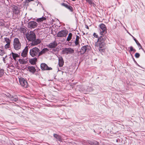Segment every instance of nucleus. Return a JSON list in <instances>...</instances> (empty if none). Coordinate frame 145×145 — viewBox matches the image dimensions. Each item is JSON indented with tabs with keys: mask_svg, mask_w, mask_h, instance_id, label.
<instances>
[{
	"mask_svg": "<svg viewBox=\"0 0 145 145\" xmlns=\"http://www.w3.org/2000/svg\"><path fill=\"white\" fill-rule=\"evenodd\" d=\"M27 40L31 41V46H35L40 43L41 40L40 39H36V35L35 33L32 31L25 34Z\"/></svg>",
	"mask_w": 145,
	"mask_h": 145,
	"instance_id": "1",
	"label": "nucleus"
},
{
	"mask_svg": "<svg viewBox=\"0 0 145 145\" xmlns=\"http://www.w3.org/2000/svg\"><path fill=\"white\" fill-rule=\"evenodd\" d=\"M13 46L14 48L16 50H18L20 49L21 44L18 38H15L14 39Z\"/></svg>",
	"mask_w": 145,
	"mask_h": 145,
	"instance_id": "2",
	"label": "nucleus"
},
{
	"mask_svg": "<svg viewBox=\"0 0 145 145\" xmlns=\"http://www.w3.org/2000/svg\"><path fill=\"white\" fill-rule=\"evenodd\" d=\"M40 51V50L39 48L35 47L30 50L29 54L30 55L33 57L36 56H38Z\"/></svg>",
	"mask_w": 145,
	"mask_h": 145,
	"instance_id": "3",
	"label": "nucleus"
},
{
	"mask_svg": "<svg viewBox=\"0 0 145 145\" xmlns=\"http://www.w3.org/2000/svg\"><path fill=\"white\" fill-rule=\"evenodd\" d=\"M99 30L100 34L104 35L106 33V25L103 24H101L99 25Z\"/></svg>",
	"mask_w": 145,
	"mask_h": 145,
	"instance_id": "4",
	"label": "nucleus"
},
{
	"mask_svg": "<svg viewBox=\"0 0 145 145\" xmlns=\"http://www.w3.org/2000/svg\"><path fill=\"white\" fill-rule=\"evenodd\" d=\"M19 82L21 85L25 88H27L28 86V84L26 80L22 78H19Z\"/></svg>",
	"mask_w": 145,
	"mask_h": 145,
	"instance_id": "5",
	"label": "nucleus"
},
{
	"mask_svg": "<svg viewBox=\"0 0 145 145\" xmlns=\"http://www.w3.org/2000/svg\"><path fill=\"white\" fill-rule=\"evenodd\" d=\"M68 31L67 30H62L59 31L57 34L58 37H65L68 34Z\"/></svg>",
	"mask_w": 145,
	"mask_h": 145,
	"instance_id": "6",
	"label": "nucleus"
},
{
	"mask_svg": "<svg viewBox=\"0 0 145 145\" xmlns=\"http://www.w3.org/2000/svg\"><path fill=\"white\" fill-rule=\"evenodd\" d=\"M74 52V50L71 48H65L62 50L63 54H73Z\"/></svg>",
	"mask_w": 145,
	"mask_h": 145,
	"instance_id": "7",
	"label": "nucleus"
},
{
	"mask_svg": "<svg viewBox=\"0 0 145 145\" xmlns=\"http://www.w3.org/2000/svg\"><path fill=\"white\" fill-rule=\"evenodd\" d=\"M13 19H16L18 18L19 15L20 11L17 8L13 9Z\"/></svg>",
	"mask_w": 145,
	"mask_h": 145,
	"instance_id": "8",
	"label": "nucleus"
},
{
	"mask_svg": "<svg viewBox=\"0 0 145 145\" xmlns=\"http://www.w3.org/2000/svg\"><path fill=\"white\" fill-rule=\"evenodd\" d=\"M38 24L34 21H31L28 23V27L30 28H35L37 27Z\"/></svg>",
	"mask_w": 145,
	"mask_h": 145,
	"instance_id": "9",
	"label": "nucleus"
},
{
	"mask_svg": "<svg viewBox=\"0 0 145 145\" xmlns=\"http://www.w3.org/2000/svg\"><path fill=\"white\" fill-rule=\"evenodd\" d=\"M40 67L42 70H49L52 69V68L48 67V65L44 63H41L40 65Z\"/></svg>",
	"mask_w": 145,
	"mask_h": 145,
	"instance_id": "10",
	"label": "nucleus"
},
{
	"mask_svg": "<svg viewBox=\"0 0 145 145\" xmlns=\"http://www.w3.org/2000/svg\"><path fill=\"white\" fill-rule=\"evenodd\" d=\"M96 46L98 47V48H105V44L104 42H97L95 43Z\"/></svg>",
	"mask_w": 145,
	"mask_h": 145,
	"instance_id": "11",
	"label": "nucleus"
},
{
	"mask_svg": "<svg viewBox=\"0 0 145 145\" xmlns=\"http://www.w3.org/2000/svg\"><path fill=\"white\" fill-rule=\"evenodd\" d=\"M28 51V47L26 46L21 54V56L24 57H26Z\"/></svg>",
	"mask_w": 145,
	"mask_h": 145,
	"instance_id": "12",
	"label": "nucleus"
},
{
	"mask_svg": "<svg viewBox=\"0 0 145 145\" xmlns=\"http://www.w3.org/2000/svg\"><path fill=\"white\" fill-rule=\"evenodd\" d=\"M57 45V43L55 41H54L49 44L47 45V46L50 48H55Z\"/></svg>",
	"mask_w": 145,
	"mask_h": 145,
	"instance_id": "13",
	"label": "nucleus"
},
{
	"mask_svg": "<svg viewBox=\"0 0 145 145\" xmlns=\"http://www.w3.org/2000/svg\"><path fill=\"white\" fill-rule=\"evenodd\" d=\"M11 101H16L18 100V98L16 96H12L11 95L7 96Z\"/></svg>",
	"mask_w": 145,
	"mask_h": 145,
	"instance_id": "14",
	"label": "nucleus"
},
{
	"mask_svg": "<svg viewBox=\"0 0 145 145\" xmlns=\"http://www.w3.org/2000/svg\"><path fill=\"white\" fill-rule=\"evenodd\" d=\"M106 37L104 35L100 37L98 39L97 42H104L106 40Z\"/></svg>",
	"mask_w": 145,
	"mask_h": 145,
	"instance_id": "15",
	"label": "nucleus"
},
{
	"mask_svg": "<svg viewBox=\"0 0 145 145\" xmlns=\"http://www.w3.org/2000/svg\"><path fill=\"white\" fill-rule=\"evenodd\" d=\"M58 65L60 67H62L64 64V61L62 57H58Z\"/></svg>",
	"mask_w": 145,
	"mask_h": 145,
	"instance_id": "16",
	"label": "nucleus"
},
{
	"mask_svg": "<svg viewBox=\"0 0 145 145\" xmlns=\"http://www.w3.org/2000/svg\"><path fill=\"white\" fill-rule=\"evenodd\" d=\"M48 49L47 48H44L43 49L42 51H41L40 52V51L39 52L38 57L41 55H42L43 54H44L46 52H48Z\"/></svg>",
	"mask_w": 145,
	"mask_h": 145,
	"instance_id": "17",
	"label": "nucleus"
},
{
	"mask_svg": "<svg viewBox=\"0 0 145 145\" xmlns=\"http://www.w3.org/2000/svg\"><path fill=\"white\" fill-rule=\"evenodd\" d=\"M88 47V46H82L80 51L81 53L82 54L86 52Z\"/></svg>",
	"mask_w": 145,
	"mask_h": 145,
	"instance_id": "18",
	"label": "nucleus"
},
{
	"mask_svg": "<svg viewBox=\"0 0 145 145\" xmlns=\"http://www.w3.org/2000/svg\"><path fill=\"white\" fill-rule=\"evenodd\" d=\"M27 69L29 71L33 73H34L36 71L35 68L33 66L28 67Z\"/></svg>",
	"mask_w": 145,
	"mask_h": 145,
	"instance_id": "19",
	"label": "nucleus"
},
{
	"mask_svg": "<svg viewBox=\"0 0 145 145\" xmlns=\"http://www.w3.org/2000/svg\"><path fill=\"white\" fill-rule=\"evenodd\" d=\"M37 61V59L34 58L33 59H30L29 60V63L32 65H34L35 64L36 62Z\"/></svg>",
	"mask_w": 145,
	"mask_h": 145,
	"instance_id": "20",
	"label": "nucleus"
},
{
	"mask_svg": "<svg viewBox=\"0 0 145 145\" xmlns=\"http://www.w3.org/2000/svg\"><path fill=\"white\" fill-rule=\"evenodd\" d=\"M80 35L79 34V35H76V38L75 41L74 42L75 44L76 45H77L79 44V40L80 39Z\"/></svg>",
	"mask_w": 145,
	"mask_h": 145,
	"instance_id": "21",
	"label": "nucleus"
},
{
	"mask_svg": "<svg viewBox=\"0 0 145 145\" xmlns=\"http://www.w3.org/2000/svg\"><path fill=\"white\" fill-rule=\"evenodd\" d=\"M54 136L58 140L60 141L62 140L61 138L59 135L54 134Z\"/></svg>",
	"mask_w": 145,
	"mask_h": 145,
	"instance_id": "22",
	"label": "nucleus"
},
{
	"mask_svg": "<svg viewBox=\"0 0 145 145\" xmlns=\"http://www.w3.org/2000/svg\"><path fill=\"white\" fill-rule=\"evenodd\" d=\"M46 19V18L44 17H42L37 19L36 21L38 22H43L44 20H45Z\"/></svg>",
	"mask_w": 145,
	"mask_h": 145,
	"instance_id": "23",
	"label": "nucleus"
},
{
	"mask_svg": "<svg viewBox=\"0 0 145 145\" xmlns=\"http://www.w3.org/2000/svg\"><path fill=\"white\" fill-rule=\"evenodd\" d=\"M11 54L12 55V56L13 59L14 60L16 61V58L18 57H19L18 55V54L14 53L13 52H12Z\"/></svg>",
	"mask_w": 145,
	"mask_h": 145,
	"instance_id": "24",
	"label": "nucleus"
},
{
	"mask_svg": "<svg viewBox=\"0 0 145 145\" xmlns=\"http://www.w3.org/2000/svg\"><path fill=\"white\" fill-rule=\"evenodd\" d=\"M4 41H3V42H5L6 44L10 43L11 40L9 38L7 37H5L4 38Z\"/></svg>",
	"mask_w": 145,
	"mask_h": 145,
	"instance_id": "25",
	"label": "nucleus"
},
{
	"mask_svg": "<svg viewBox=\"0 0 145 145\" xmlns=\"http://www.w3.org/2000/svg\"><path fill=\"white\" fill-rule=\"evenodd\" d=\"M72 37V34L71 33H69L68 36V37L67 39V41H69L71 39Z\"/></svg>",
	"mask_w": 145,
	"mask_h": 145,
	"instance_id": "26",
	"label": "nucleus"
},
{
	"mask_svg": "<svg viewBox=\"0 0 145 145\" xmlns=\"http://www.w3.org/2000/svg\"><path fill=\"white\" fill-rule=\"evenodd\" d=\"M19 62L21 64H24L26 63V61L24 59H19Z\"/></svg>",
	"mask_w": 145,
	"mask_h": 145,
	"instance_id": "27",
	"label": "nucleus"
},
{
	"mask_svg": "<svg viewBox=\"0 0 145 145\" xmlns=\"http://www.w3.org/2000/svg\"><path fill=\"white\" fill-rule=\"evenodd\" d=\"M4 71L3 69H0V78L4 74Z\"/></svg>",
	"mask_w": 145,
	"mask_h": 145,
	"instance_id": "28",
	"label": "nucleus"
},
{
	"mask_svg": "<svg viewBox=\"0 0 145 145\" xmlns=\"http://www.w3.org/2000/svg\"><path fill=\"white\" fill-rule=\"evenodd\" d=\"M90 144L91 145H98L99 142L96 141H94L91 142Z\"/></svg>",
	"mask_w": 145,
	"mask_h": 145,
	"instance_id": "29",
	"label": "nucleus"
},
{
	"mask_svg": "<svg viewBox=\"0 0 145 145\" xmlns=\"http://www.w3.org/2000/svg\"><path fill=\"white\" fill-rule=\"evenodd\" d=\"M5 54V51L3 50L0 49V55L2 56Z\"/></svg>",
	"mask_w": 145,
	"mask_h": 145,
	"instance_id": "30",
	"label": "nucleus"
},
{
	"mask_svg": "<svg viewBox=\"0 0 145 145\" xmlns=\"http://www.w3.org/2000/svg\"><path fill=\"white\" fill-rule=\"evenodd\" d=\"M136 43L137 45L138 46V47L139 48V49H140L142 48V46L138 41H137V42H136Z\"/></svg>",
	"mask_w": 145,
	"mask_h": 145,
	"instance_id": "31",
	"label": "nucleus"
},
{
	"mask_svg": "<svg viewBox=\"0 0 145 145\" xmlns=\"http://www.w3.org/2000/svg\"><path fill=\"white\" fill-rule=\"evenodd\" d=\"M10 43L6 44L4 46L5 48V49H7L9 48L10 47Z\"/></svg>",
	"mask_w": 145,
	"mask_h": 145,
	"instance_id": "32",
	"label": "nucleus"
},
{
	"mask_svg": "<svg viewBox=\"0 0 145 145\" xmlns=\"http://www.w3.org/2000/svg\"><path fill=\"white\" fill-rule=\"evenodd\" d=\"M130 48V52H132L133 51V52H136V50L133 49V47L132 46H131L129 47Z\"/></svg>",
	"mask_w": 145,
	"mask_h": 145,
	"instance_id": "33",
	"label": "nucleus"
},
{
	"mask_svg": "<svg viewBox=\"0 0 145 145\" xmlns=\"http://www.w3.org/2000/svg\"><path fill=\"white\" fill-rule=\"evenodd\" d=\"M26 29L25 28H20V31L23 33H24L26 32Z\"/></svg>",
	"mask_w": 145,
	"mask_h": 145,
	"instance_id": "34",
	"label": "nucleus"
},
{
	"mask_svg": "<svg viewBox=\"0 0 145 145\" xmlns=\"http://www.w3.org/2000/svg\"><path fill=\"white\" fill-rule=\"evenodd\" d=\"M86 1L90 5H91L93 3V0H86Z\"/></svg>",
	"mask_w": 145,
	"mask_h": 145,
	"instance_id": "35",
	"label": "nucleus"
},
{
	"mask_svg": "<svg viewBox=\"0 0 145 145\" xmlns=\"http://www.w3.org/2000/svg\"><path fill=\"white\" fill-rule=\"evenodd\" d=\"M99 51L101 52H104L105 51V48H98Z\"/></svg>",
	"mask_w": 145,
	"mask_h": 145,
	"instance_id": "36",
	"label": "nucleus"
},
{
	"mask_svg": "<svg viewBox=\"0 0 145 145\" xmlns=\"http://www.w3.org/2000/svg\"><path fill=\"white\" fill-rule=\"evenodd\" d=\"M140 56V54L138 53H136L135 54V56L137 58L139 57Z\"/></svg>",
	"mask_w": 145,
	"mask_h": 145,
	"instance_id": "37",
	"label": "nucleus"
},
{
	"mask_svg": "<svg viewBox=\"0 0 145 145\" xmlns=\"http://www.w3.org/2000/svg\"><path fill=\"white\" fill-rule=\"evenodd\" d=\"M93 35L95 37L97 38L98 37V36L96 33H94L93 34Z\"/></svg>",
	"mask_w": 145,
	"mask_h": 145,
	"instance_id": "38",
	"label": "nucleus"
},
{
	"mask_svg": "<svg viewBox=\"0 0 145 145\" xmlns=\"http://www.w3.org/2000/svg\"><path fill=\"white\" fill-rule=\"evenodd\" d=\"M68 8L70 10H71V11H72V8L71 6H69L68 7Z\"/></svg>",
	"mask_w": 145,
	"mask_h": 145,
	"instance_id": "39",
	"label": "nucleus"
},
{
	"mask_svg": "<svg viewBox=\"0 0 145 145\" xmlns=\"http://www.w3.org/2000/svg\"><path fill=\"white\" fill-rule=\"evenodd\" d=\"M133 37V38L134 40L136 42H137L138 41L134 37Z\"/></svg>",
	"mask_w": 145,
	"mask_h": 145,
	"instance_id": "40",
	"label": "nucleus"
},
{
	"mask_svg": "<svg viewBox=\"0 0 145 145\" xmlns=\"http://www.w3.org/2000/svg\"><path fill=\"white\" fill-rule=\"evenodd\" d=\"M34 0H27V1H28V2H30L31 1H33Z\"/></svg>",
	"mask_w": 145,
	"mask_h": 145,
	"instance_id": "41",
	"label": "nucleus"
},
{
	"mask_svg": "<svg viewBox=\"0 0 145 145\" xmlns=\"http://www.w3.org/2000/svg\"><path fill=\"white\" fill-rule=\"evenodd\" d=\"M3 60L5 63V60L4 57H3Z\"/></svg>",
	"mask_w": 145,
	"mask_h": 145,
	"instance_id": "42",
	"label": "nucleus"
},
{
	"mask_svg": "<svg viewBox=\"0 0 145 145\" xmlns=\"http://www.w3.org/2000/svg\"><path fill=\"white\" fill-rule=\"evenodd\" d=\"M7 56H5V57H4V58H5H5H6L7 57Z\"/></svg>",
	"mask_w": 145,
	"mask_h": 145,
	"instance_id": "43",
	"label": "nucleus"
},
{
	"mask_svg": "<svg viewBox=\"0 0 145 145\" xmlns=\"http://www.w3.org/2000/svg\"><path fill=\"white\" fill-rule=\"evenodd\" d=\"M76 0H72V1H75Z\"/></svg>",
	"mask_w": 145,
	"mask_h": 145,
	"instance_id": "44",
	"label": "nucleus"
}]
</instances>
